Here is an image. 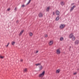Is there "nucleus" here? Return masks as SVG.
<instances>
[{"instance_id": "obj_11", "label": "nucleus", "mask_w": 79, "mask_h": 79, "mask_svg": "<svg viewBox=\"0 0 79 79\" xmlns=\"http://www.w3.org/2000/svg\"><path fill=\"white\" fill-rule=\"evenodd\" d=\"M60 69H58L56 70V73H60Z\"/></svg>"}, {"instance_id": "obj_13", "label": "nucleus", "mask_w": 79, "mask_h": 79, "mask_svg": "<svg viewBox=\"0 0 79 79\" xmlns=\"http://www.w3.org/2000/svg\"><path fill=\"white\" fill-rule=\"evenodd\" d=\"M41 63H38V64H35V65H36V66H40L41 65Z\"/></svg>"}, {"instance_id": "obj_15", "label": "nucleus", "mask_w": 79, "mask_h": 79, "mask_svg": "<svg viewBox=\"0 0 79 79\" xmlns=\"http://www.w3.org/2000/svg\"><path fill=\"white\" fill-rule=\"evenodd\" d=\"M49 44L50 45H51L52 44H53V42H52V41H50V42L49 43Z\"/></svg>"}, {"instance_id": "obj_30", "label": "nucleus", "mask_w": 79, "mask_h": 79, "mask_svg": "<svg viewBox=\"0 0 79 79\" xmlns=\"http://www.w3.org/2000/svg\"><path fill=\"white\" fill-rule=\"evenodd\" d=\"M53 15H55V12H53Z\"/></svg>"}, {"instance_id": "obj_24", "label": "nucleus", "mask_w": 79, "mask_h": 79, "mask_svg": "<svg viewBox=\"0 0 79 79\" xmlns=\"http://www.w3.org/2000/svg\"><path fill=\"white\" fill-rule=\"evenodd\" d=\"M21 7H23V8L25 7V5H23L21 6Z\"/></svg>"}, {"instance_id": "obj_23", "label": "nucleus", "mask_w": 79, "mask_h": 79, "mask_svg": "<svg viewBox=\"0 0 79 79\" xmlns=\"http://www.w3.org/2000/svg\"><path fill=\"white\" fill-rule=\"evenodd\" d=\"M14 10H15V11H17V7H15V9H14Z\"/></svg>"}, {"instance_id": "obj_22", "label": "nucleus", "mask_w": 79, "mask_h": 79, "mask_svg": "<svg viewBox=\"0 0 79 79\" xmlns=\"http://www.w3.org/2000/svg\"><path fill=\"white\" fill-rule=\"evenodd\" d=\"M60 4L61 5H64V3H63V2H60Z\"/></svg>"}, {"instance_id": "obj_19", "label": "nucleus", "mask_w": 79, "mask_h": 79, "mask_svg": "<svg viewBox=\"0 0 79 79\" xmlns=\"http://www.w3.org/2000/svg\"><path fill=\"white\" fill-rule=\"evenodd\" d=\"M29 35H30V36H31V37L32 36V33L31 32H30L29 33Z\"/></svg>"}, {"instance_id": "obj_5", "label": "nucleus", "mask_w": 79, "mask_h": 79, "mask_svg": "<svg viewBox=\"0 0 79 79\" xmlns=\"http://www.w3.org/2000/svg\"><path fill=\"white\" fill-rule=\"evenodd\" d=\"M75 7H76V6H73L70 9V11H73L74 8Z\"/></svg>"}, {"instance_id": "obj_34", "label": "nucleus", "mask_w": 79, "mask_h": 79, "mask_svg": "<svg viewBox=\"0 0 79 79\" xmlns=\"http://www.w3.org/2000/svg\"><path fill=\"white\" fill-rule=\"evenodd\" d=\"M70 47V48H71V47Z\"/></svg>"}, {"instance_id": "obj_14", "label": "nucleus", "mask_w": 79, "mask_h": 79, "mask_svg": "<svg viewBox=\"0 0 79 79\" xmlns=\"http://www.w3.org/2000/svg\"><path fill=\"white\" fill-rule=\"evenodd\" d=\"M32 0H29L27 4L26 5H27L28 4H29L31 3V2Z\"/></svg>"}, {"instance_id": "obj_8", "label": "nucleus", "mask_w": 79, "mask_h": 79, "mask_svg": "<svg viewBox=\"0 0 79 79\" xmlns=\"http://www.w3.org/2000/svg\"><path fill=\"white\" fill-rule=\"evenodd\" d=\"M38 15L40 18L42 17L43 16V15H42V14L41 13H40Z\"/></svg>"}, {"instance_id": "obj_1", "label": "nucleus", "mask_w": 79, "mask_h": 79, "mask_svg": "<svg viewBox=\"0 0 79 79\" xmlns=\"http://www.w3.org/2000/svg\"><path fill=\"white\" fill-rule=\"evenodd\" d=\"M69 38L70 39L72 38V40L73 41L75 40V39H76V38H75V37L73 35V34H71L70 35H69Z\"/></svg>"}, {"instance_id": "obj_25", "label": "nucleus", "mask_w": 79, "mask_h": 79, "mask_svg": "<svg viewBox=\"0 0 79 79\" xmlns=\"http://www.w3.org/2000/svg\"><path fill=\"white\" fill-rule=\"evenodd\" d=\"M7 11H10V8H9L7 9Z\"/></svg>"}, {"instance_id": "obj_18", "label": "nucleus", "mask_w": 79, "mask_h": 79, "mask_svg": "<svg viewBox=\"0 0 79 79\" xmlns=\"http://www.w3.org/2000/svg\"><path fill=\"white\" fill-rule=\"evenodd\" d=\"M49 10H50V8H49V7H48L46 9L47 11H49Z\"/></svg>"}, {"instance_id": "obj_20", "label": "nucleus", "mask_w": 79, "mask_h": 79, "mask_svg": "<svg viewBox=\"0 0 79 79\" xmlns=\"http://www.w3.org/2000/svg\"><path fill=\"white\" fill-rule=\"evenodd\" d=\"M60 40H61V41H62L63 40V37L60 38Z\"/></svg>"}, {"instance_id": "obj_32", "label": "nucleus", "mask_w": 79, "mask_h": 79, "mask_svg": "<svg viewBox=\"0 0 79 79\" xmlns=\"http://www.w3.org/2000/svg\"><path fill=\"white\" fill-rule=\"evenodd\" d=\"M23 60H20V61H21V62H23Z\"/></svg>"}, {"instance_id": "obj_12", "label": "nucleus", "mask_w": 79, "mask_h": 79, "mask_svg": "<svg viewBox=\"0 0 79 79\" xmlns=\"http://www.w3.org/2000/svg\"><path fill=\"white\" fill-rule=\"evenodd\" d=\"M59 20V16H57L56 19V21H58Z\"/></svg>"}, {"instance_id": "obj_27", "label": "nucleus", "mask_w": 79, "mask_h": 79, "mask_svg": "<svg viewBox=\"0 0 79 79\" xmlns=\"http://www.w3.org/2000/svg\"><path fill=\"white\" fill-rule=\"evenodd\" d=\"M45 37H48V35H45Z\"/></svg>"}, {"instance_id": "obj_16", "label": "nucleus", "mask_w": 79, "mask_h": 79, "mask_svg": "<svg viewBox=\"0 0 79 79\" xmlns=\"http://www.w3.org/2000/svg\"><path fill=\"white\" fill-rule=\"evenodd\" d=\"M15 44V42L13 41L11 42V44L12 45H14Z\"/></svg>"}, {"instance_id": "obj_35", "label": "nucleus", "mask_w": 79, "mask_h": 79, "mask_svg": "<svg viewBox=\"0 0 79 79\" xmlns=\"http://www.w3.org/2000/svg\"><path fill=\"white\" fill-rule=\"evenodd\" d=\"M26 0H25V1H26Z\"/></svg>"}, {"instance_id": "obj_9", "label": "nucleus", "mask_w": 79, "mask_h": 79, "mask_svg": "<svg viewBox=\"0 0 79 79\" xmlns=\"http://www.w3.org/2000/svg\"><path fill=\"white\" fill-rule=\"evenodd\" d=\"M56 53L57 54H60V51L59 49L57 50Z\"/></svg>"}, {"instance_id": "obj_36", "label": "nucleus", "mask_w": 79, "mask_h": 79, "mask_svg": "<svg viewBox=\"0 0 79 79\" xmlns=\"http://www.w3.org/2000/svg\"><path fill=\"white\" fill-rule=\"evenodd\" d=\"M78 2H79V1H78Z\"/></svg>"}, {"instance_id": "obj_28", "label": "nucleus", "mask_w": 79, "mask_h": 79, "mask_svg": "<svg viewBox=\"0 0 79 79\" xmlns=\"http://www.w3.org/2000/svg\"><path fill=\"white\" fill-rule=\"evenodd\" d=\"M19 23V21L17 20V22H16V23Z\"/></svg>"}, {"instance_id": "obj_29", "label": "nucleus", "mask_w": 79, "mask_h": 79, "mask_svg": "<svg viewBox=\"0 0 79 79\" xmlns=\"http://www.w3.org/2000/svg\"><path fill=\"white\" fill-rule=\"evenodd\" d=\"M76 74H77V73H73V74H74V75H76Z\"/></svg>"}, {"instance_id": "obj_3", "label": "nucleus", "mask_w": 79, "mask_h": 79, "mask_svg": "<svg viewBox=\"0 0 79 79\" xmlns=\"http://www.w3.org/2000/svg\"><path fill=\"white\" fill-rule=\"evenodd\" d=\"M65 27V25L64 24H61V26H60V28L61 29H63Z\"/></svg>"}, {"instance_id": "obj_26", "label": "nucleus", "mask_w": 79, "mask_h": 79, "mask_svg": "<svg viewBox=\"0 0 79 79\" xmlns=\"http://www.w3.org/2000/svg\"><path fill=\"white\" fill-rule=\"evenodd\" d=\"M10 44V43H8L7 45L6 46V47H8V45H9V44Z\"/></svg>"}, {"instance_id": "obj_17", "label": "nucleus", "mask_w": 79, "mask_h": 79, "mask_svg": "<svg viewBox=\"0 0 79 79\" xmlns=\"http://www.w3.org/2000/svg\"><path fill=\"white\" fill-rule=\"evenodd\" d=\"M27 71V68H25L24 70H23L24 73H26Z\"/></svg>"}, {"instance_id": "obj_21", "label": "nucleus", "mask_w": 79, "mask_h": 79, "mask_svg": "<svg viewBox=\"0 0 79 79\" xmlns=\"http://www.w3.org/2000/svg\"><path fill=\"white\" fill-rule=\"evenodd\" d=\"M0 58L1 59H3L4 58V56H2L0 55Z\"/></svg>"}, {"instance_id": "obj_6", "label": "nucleus", "mask_w": 79, "mask_h": 79, "mask_svg": "<svg viewBox=\"0 0 79 79\" xmlns=\"http://www.w3.org/2000/svg\"><path fill=\"white\" fill-rule=\"evenodd\" d=\"M43 69V66H42V65H40L39 67V70L40 71H41L42 69Z\"/></svg>"}, {"instance_id": "obj_33", "label": "nucleus", "mask_w": 79, "mask_h": 79, "mask_svg": "<svg viewBox=\"0 0 79 79\" xmlns=\"http://www.w3.org/2000/svg\"><path fill=\"white\" fill-rule=\"evenodd\" d=\"M74 5V3H73L71 4V5Z\"/></svg>"}, {"instance_id": "obj_31", "label": "nucleus", "mask_w": 79, "mask_h": 79, "mask_svg": "<svg viewBox=\"0 0 79 79\" xmlns=\"http://www.w3.org/2000/svg\"><path fill=\"white\" fill-rule=\"evenodd\" d=\"M39 52V51H36V53H37V52Z\"/></svg>"}, {"instance_id": "obj_4", "label": "nucleus", "mask_w": 79, "mask_h": 79, "mask_svg": "<svg viewBox=\"0 0 79 79\" xmlns=\"http://www.w3.org/2000/svg\"><path fill=\"white\" fill-rule=\"evenodd\" d=\"M56 15L58 16L60 15V12L58 10H56Z\"/></svg>"}, {"instance_id": "obj_10", "label": "nucleus", "mask_w": 79, "mask_h": 79, "mask_svg": "<svg viewBox=\"0 0 79 79\" xmlns=\"http://www.w3.org/2000/svg\"><path fill=\"white\" fill-rule=\"evenodd\" d=\"M79 43V41L77 40L76 41H75V44H78Z\"/></svg>"}, {"instance_id": "obj_2", "label": "nucleus", "mask_w": 79, "mask_h": 79, "mask_svg": "<svg viewBox=\"0 0 79 79\" xmlns=\"http://www.w3.org/2000/svg\"><path fill=\"white\" fill-rule=\"evenodd\" d=\"M45 74V71H44L42 73L40 74L39 75L40 77H42V76H44Z\"/></svg>"}, {"instance_id": "obj_7", "label": "nucleus", "mask_w": 79, "mask_h": 79, "mask_svg": "<svg viewBox=\"0 0 79 79\" xmlns=\"http://www.w3.org/2000/svg\"><path fill=\"white\" fill-rule=\"evenodd\" d=\"M23 32L24 31L22 30L20 32V34L19 35V36H21V35L23 33Z\"/></svg>"}]
</instances>
